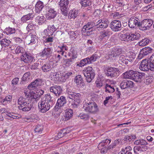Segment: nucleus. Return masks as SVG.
<instances>
[{
  "instance_id": "obj_1",
  "label": "nucleus",
  "mask_w": 154,
  "mask_h": 154,
  "mask_svg": "<svg viewBox=\"0 0 154 154\" xmlns=\"http://www.w3.org/2000/svg\"><path fill=\"white\" fill-rule=\"evenodd\" d=\"M55 103V100L50 94L48 93L45 95L44 97L38 102V107L40 111L45 113L49 110Z\"/></svg>"
},
{
  "instance_id": "obj_2",
  "label": "nucleus",
  "mask_w": 154,
  "mask_h": 154,
  "mask_svg": "<svg viewBox=\"0 0 154 154\" xmlns=\"http://www.w3.org/2000/svg\"><path fill=\"white\" fill-rule=\"evenodd\" d=\"M140 69L143 71L150 70L154 71V55L152 54L148 60H143L140 65Z\"/></svg>"
},
{
  "instance_id": "obj_3",
  "label": "nucleus",
  "mask_w": 154,
  "mask_h": 154,
  "mask_svg": "<svg viewBox=\"0 0 154 154\" xmlns=\"http://www.w3.org/2000/svg\"><path fill=\"white\" fill-rule=\"evenodd\" d=\"M67 97L73 100L71 104L72 107L73 108L78 107L80 102L81 95L79 93L72 92L69 90H67Z\"/></svg>"
},
{
  "instance_id": "obj_4",
  "label": "nucleus",
  "mask_w": 154,
  "mask_h": 154,
  "mask_svg": "<svg viewBox=\"0 0 154 154\" xmlns=\"http://www.w3.org/2000/svg\"><path fill=\"white\" fill-rule=\"evenodd\" d=\"M83 108L85 112L93 114H96L99 111L97 105L93 100L84 104Z\"/></svg>"
},
{
  "instance_id": "obj_5",
  "label": "nucleus",
  "mask_w": 154,
  "mask_h": 154,
  "mask_svg": "<svg viewBox=\"0 0 154 154\" xmlns=\"http://www.w3.org/2000/svg\"><path fill=\"white\" fill-rule=\"evenodd\" d=\"M140 37V35L139 33H133L132 32H128L123 34H121L119 37L120 39L122 41L129 42L138 39Z\"/></svg>"
},
{
  "instance_id": "obj_6",
  "label": "nucleus",
  "mask_w": 154,
  "mask_h": 154,
  "mask_svg": "<svg viewBox=\"0 0 154 154\" xmlns=\"http://www.w3.org/2000/svg\"><path fill=\"white\" fill-rule=\"evenodd\" d=\"M82 72L87 81L89 83L91 82L94 79L95 75L94 71L92 68L89 66L83 70Z\"/></svg>"
},
{
  "instance_id": "obj_7",
  "label": "nucleus",
  "mask_w": 154,
  "mask_h": 154,
  "mask_svg": "<svg viewBox=\"0 0 154 154\" xmlns=\"http://www.w3.org/2000/svg\"><path fill=\"white\" fill-rule=\"evenodd\" d=\"M98 55L96 53H94L91 56L88 57L81 60L80 62L77 63V65L82 67L85 65L94 62L98 58Z\"/></svg>"
},
{
  "instance_id": "obj_8",
  "label": "nucleus",
  "mask_w": 154,
  "mask_h": 154,
  "mask_svg": "<svg viewBox=\"0 0 154 154\" xmlns=\"http://www.w3.org/2000/svg\"><path fill=\"white\" fill-rule=\"evenodd\" d=\"M153 21L150 19H146L140 22V29L142 30L149 29L150 27L152 26Z\"/></svg>"
},
{
  "instance_id": "obj_9",
  "label": "nucleus",
  "mask_w": 154,
  "mask_h": 154,
  "mask_svg": "<svg viewBox=\"0 0 154 154\" xmlns=\"http://www.w3.org/2000/svg\"><path fill=\"white\" fill-rule=\"evenodd\" d=\"M69 3L68 0H60L59 2V5L61 13L64 16H66L68 14V5Z\"/></svg>"
},
{
  "instance_id": "obj_10",
  "label": "nucleus",
  "mask_w": 154,
  "mask_h": 154,
  "mask_svg": "<svg viewBox=\"0 0 154 154\" xmlns=\"http://www.w3.org/2000/svg\"><path fill=\"white\" fill-rule=\"evenodd\" d=\"M131 79L136 82H140L145 78V74L143 72L133 71Z\"/></svg>"
},
{
  "instance_id": "obj_11",
  "label": "nucleus",
  "mask_w": 154,
  "mask_h": 154,
  "mask_svg": "<svg viewBox=\"0 0 154 154\" xmlns=\"http://www.w3.org/2000/svg\"><path fill=\"white\" fill-rule=\"evenodd\" d=\"M119 70L114 67L109 68L105 71V74L107 76L113 77L118 75Z\"/></svg>"
},
{
  "instance_id": "obj_12",
  "label": "nucleus",
  "mask_w": 154,
  "mask_h": 154,
  "mask_svg": "<svg viewBox=\"0 0 154 154\" xmlns=\"http://www.w3.org/2000/svg\"><path fill=\"white\" fill-rule=\"evenodd\" d=\"M110 27L112 30L115 32L118 31L121 29V23L119 20H113L111 23Z\"/></svg>"
},
{
  "instance_id": "obj_13",
  "label": "nucleus",
  "mask_w": 154,
  "mask_h": 154,
  "mask_svg": "<svg viewBox=\"0 0 154 154\" xmlns=\"http://www.w3.org/2000/svg\"><path fill=\"white\" fill-rule=\"evenodd\" d=\"M109 22L107 19H102L98 20L96 23L95 26L97 28H100L104 29L107 27Z\"/></svg>"
},
{
  "instance_id": "obj_14",
  "label": "nucleus",
  "mask_w": 154,
  "mask_h": 154,
  "mask_svg": "<svg viewBox=\"0 0 154 154\" xmlns=\"http://www.w3.org/2000/svg\"><path fill=\"white\" fill-rule=\"evenodd\" d=\"M134 84L133 82L125 79L121 82L120 84V86L121 89H125L128 88H131L134 87Z\"/></svg>"
},
{
  "instance_id": "obj_15",
  "label": "nucleus",
  "mask_w": 154,
  "mask_h": 154,
  "mask_svg": "<svg viewBox=\"0 0 154 154\" xmlns=\"http://www.w3.org/2000/svg\"><path fill=\"white\" fill-rule=\"evenodd\" d=\"M140 22L138 21V18L134 17H131L129 20L128 25L131 28H134L136 26H138L140 28Z\"/></svg>"
},
{
  "instance_id": "obj_16",
  "label": "nucleus",
  "mask_w": 154,
  "mask_h": 154,
  "mask_svg": "<svg viewBox=\"0 0 154 154\" xmlns=\"http://www.w3.org/2000/svg\"><path fill=\"white\" fill-rule=\"evenodd\" d=\"M152 48L147 47L143 48L141 50L140 54L138 56L139 59H141L144 56H146L152 53Z\"/></svg>"
},
{
  "instance_id": "obj_17",
  "label": "nucleus",
  "mask_w": 154,
  "mask_h": 154,
  "mask_svg": "<svg viewBox=\"0 0 154 154\" xmlns=\"http://www.w3.org/2000/svg\"><path fill=\"white\" fill-rule=\"evenodd\" d=\"M66 97L63 96H61L58 99L57 103L54 107L55 110L57 111L58 109L66 104Z\"/></svg>"
},
{
  "instance_id": "obj_18",
  "label": "nucleus",
  "mask_w": 154,
  "mask_h": 154,
  "mask_svg": "<svg viewBox=\"0 0 154 154\" xmlns=\"http://www.w3.org/2000/svg\"><path fill=\"white\" fill-rule=\"evenodd\" d=\"M50 91L53 93L56 96H59L62 92V90L61 87L59 85H54L50 88Z\"/></svg>"
},
{
  "instance_id": "obj_19",
  "label": "nucleus",
  "mask_w": 154,
  "mask_h": 154,
  "mask_svg": "<svg viewBox=\"0 0 154 154\" xmlns=\"http://www.w3.org/2000/svg\"><path fill=\"white\" fill-rule=\"evenodd\" d=\"M134 144L136 145H140L141 151H145L146 150L147 147L146 145L147 144V143L143 140H138L134 142Z\"/></svg>"
},
{
  "instance_id": "obj_20",
  "label": "nucleus",
  "mask_w": 154,
  "mask_h": 154,
  "mask_svg": "<svg viewBox=\"0 0 154 154\" xmlns=\"http://www.w3.org/2000/svg\"><path fill=\"white\" fill-rule=\"evenodd\" d=\"M42 81L41 79H36L29 84L27 88L29 90L35 89L37 87L42 85Z\"/></svg>"
},
{
  "instance_id": "obj_21",
  "label": "nucleus",
  "mask_w": 154,
  "mask_h": 154,
  "mask_svg": "<svg viewBox=\"0 0 154 154\" xmlns=\"http://www.w3.org/2000/svg\"><path fill=\"white\" fill-rule=\"evenodd\" d=\"M33 59V58L32 56L26 52L23 54L21 57V60L24 61L26 63L32 62Z\"/></svg>"
},
{
  "instance_id": "obj_22",
  "label": "nucleus",
  "mask_w": 154,
  "mask_h": 154,
  "mask_svg": "<svg viewBox=\"0 0 154 154\" xmlns=\"http://www.w3.org/2000/svg\"><path fill=\"white\" fill-rule=\"evenodd\" d=\"M111 141V140L106 139L103 140L100 143L98 146V148L99 150H100V152L102 153V149H104L107 146Z\"/></svg>"
},
{
  "instance_id": "obj_23",
  "label": "nucleus",
  "mask_w": 154,
  "mask_h": 154,
  "mask_svg": "<svg viewBox=\"0 0 154 154\" xmlns=\"http://www.w3.org/2000/svg\"><path fill=\"white\" fill-rule=\"evenodd\" d=\"M29 99L27 98H24L23 97H20L18 100V103L20 105L18 106L19 109H22V108L23 107V106L25 105L28 102L30 101Z\"/></svg>"
},
{
  "instance_id": "obj_24",
  "label": "nucleus",
  "mask_w": 154,
  "mask_h": 154,
  "mask_svg": "<svg viewBox=\"0 0 154 154\" xmlns=\"http://www.w3.org/2000/svg\"><path fill=\"white\" fill-rule=\"evenodd\" d=\"M52 53V51L50 48H45L40 53V55L42 57L46 56L49 57Z\"/></svg>"
},
{
  "instance_id": "obj_25",
  "label": "nucleus",
  "mask_w": 154,
  "mask_h": 154,
  "mask_svg": "<svg viewBox=\"0 0 154 154\" xmlns=\"http://www.w3.org/2000/svg\"><path fill=\"white\" fill-rule=\"evenodd\" d=\"M77 53L74 48H72L67 54V56L74 60L77 57Z\"/></svg>"
},
{
  "instance_id": "obj_26",
  "label": "nucleus",
  "mask_w": 154,
  "mask_h": 154,
  "mask_svg": "<svg viewBox=\"0 0 154 154\" xmlns=\"http://www.w3.org/2000/svg\"><path fill=\"white\" fill-rule=\"evenodd\" d=\"M41 69L44 72H49L52 69V65L50 62L43 64Z\"/></svg>"
},
{
  "instance_id": "obj_27",
  "label": "nucleus",
  "mask_w": 154,
  "mask_h": 154,
  "mask_svg": "<svg viewBox=\"0 0 154 154\" xmlns=\"http://www.w3.org/2000/svg\"><path fill=\"white\" fill-rule=\"evenodd\" d=\"M65 113L64 115L65 120L67 121L69 119L72 117L73 111L71 109H68L65 111Z\"/></svg>"
},
{
  "instance_id": "obj_28",
  "label": "nucleus",
  "mask_w": 154,
  "mask_h": 154,
  "mask_svg": "<svg viewBox=\"0 0 154 154\" xmlns=\"http://www.w3.org/2000/svg\"><path fill=\"white\" fill-rule=\"evenodd\" d=\"M48 13L49 19H52L54 18L57 14V12L54 10V9L52 8H48Z\"/></svg>"
},
{
  "instance_id": "obj_29",
  "label": "nucleus",
  "mask_w": 154,
  "mask_h": 154,
  "mask_svg": "<svg viewBox=\"0 0 154 154\" xmlns=\"http://www.w3.org/2000/svg\"><path fill=\"white\" fill-rule=\"evenodd\" d=\"M43 3L41 1H38L35 6V11L36 13H39L42 11L44 7Z\"/></svg>"
},
{
  "instance_id": "obj_30",
  "label": "nucleus",
  "mask_w": 154,
  "mask_h": 154,
  "mask_svg": "<svg viewBox=\"0 0 154 154\" xmlns=\"http://www.w3.org/2000/svg\"><path fill=\"white\" fill-rule=\"evenodd\" d=\"M88 29V28H82V33L86 34L87 35H89L92 34L93 32L95 30L96 28H93Z\"/></svg>"
},
{
  "instance_id": "obj_31",
  "label": "nucleus",
  "mask_w": 154,
  "mask_h": 154,
  "mask_svg": "<svg viewBox=\"0 0 154 154\" xmlns=\"http://www.w3.org/2000/svg\"><path fill=\"white\" fill-rule=\"evenodd\" d=\"M19 31L17 29L16 30L14 28H12L11 27L6 28L5 29V32H6V34L8 35L11 34H16L17 32Z\"/></svg>"
},
{
  "instance_id": "obj_32",
  "label": "nucleus",
  "mask_w": 154,
  "mask_h": 154,
  "mask_svg": "<svg viewBox=\"0 0 154 154\" xmlns=\"http://www.w3.org/2000/svg\"><path fill=\"white\" fill-rule=\"evenodd\" d=\"M25 105L23 106V107L22 108V109H20V110H22L23 111H28L31 109L33 106V104L30 101Z\"/></svg>"
},
{
  "instance_id": "obj_33",
  "label": "nucleus",
  "mask_w": 154,
  "mask_h": 154,
  "mask_svg": "<svg viewBox=\"0 0 154 154\" xmlns=\"http://www.w3.org/2000/svg\"><path fill=\"white\" fill-rule=\"evenodd\" d=\"M34 16L32 13H29L26 15L23 16L21 18V20L23 22H26L29 20H32Z\"/></svg>"
},
{
  "instance_id": "obj_34",
  "label": "nucleus",
  "mask_w": 154,
  "mask_h": 154,
  "mask_svg": "<svg viewBox=\"0 0 154 154\" xmlns=\"http://www.w3.org/2000/svg\"><path fill=\"white\" fill-rule=\"evenodd\" d=\"M110 32L108 29L102 31L100 33V38L102 40L104 38L108 37L110 35Z\"/></svg>"
},
{
  "instance_id": "obj_35",
  "label": "nucleus",
  "mask_w": 154,
  "mask_h": 154,
  "mask_svg": "<svg viewBox=\"0 0 154 154\" xmlns=\"http://www.w3.org/2000/svg\"><path fill=\"white\" fill-rule=\"evenodd\" d=\"M79 32L76 30L75 31H71L69 32L70 38L72 40H74L79 35Z\"/></svg>"
},
{
  "instance_id": "obj_36",
  "label": "nucleus",
  "mask_w": 154,
  "mask_h": 154,
  "mask_svg": "<svg viewBox=\"0 0 154 154\" xmlns=\"http://www.w3.org/2000/svg\"><path fill=\"white\" fill-rule=\"evenodd\" d=\"M0 44L2 47H5L9 46L11 43V42L9 40L6 38H3L2 39L0 42Z\"/></svg>"
},
{
  "instance_id": "obj_37",
  "label": "nucleus",
  "mask_w": 154,
  "mask_h": 154,
  "mask_svg": "<svg viewBox=\"0 0 154 154\" xmlns=\"http://www.w3.org/2000/svg\"><path fill=\"white\" fill-rule=\"evenodd\" d=\"M150 42V40L148 38H145L139 42L138 44L140 46H144L148 45Z\"/></svg>"
},
{
  "instance_id": "obj_38",
  "label": "nucleus",
  "mask_w": 154,
  "mask_h": 154,
  "mask_svg": "<svg viewBox=\"0 0 154 154\" xmlns=\"http://www.w3.org/2000/svg\"><path fill=\"white\" fill-rule=\"evenodd\" d=\"M126 58L128 59V61L131 62L133 61L135 57V54L132 52H129L127 53Z\"/></svg>"
},
{
  "instance_id": "obj_39",
  "label": "nucleus",
  "mask_w": 154,
  "mask_h": 154,
  "mask_svg": "<svg viewBox=\"0 0 154 154\" xmlns=\"http://www.w3.org/2000/svg\"><path fill=\"white\" fill-rule=\"evenodd\" d=\"M83 79L82 77V76L80 75H77L75 77L74 79V82L78 85L79 84V83L80 85L81 84H82V85H83L82 84L84 83L83 82Z\"/></svg>"
},
{
  "instance_id": "obj_40",
  "label": "nucleus",
  "mask_w": 154,
  "mask_h": 154,
  "mask_svg": "<svg viewBox=\"0 0 154 154\" xmlns=\"http://www.w3.org/2000/svg\"><path fill=\"white\" fill-rule=\"evenodd\" d=\"M133 72V70H130L129 72H126L122 74L123 77L125 79H131V75Z\"/></svg>"
},
{
  "instance_id": "obj_41",
  "label": "nucleus",
  "mask_w": 154,
  "mask_h": 154,
  "mask_svg": "<svg viewBox=\"0 0 154 154\" xmlns=\"http://www.w3.org/2000/svg\"><path fill=\"white\" fill-rule=\"evenodd\" d=\"M105 91H108L109 93H113L115 90L113 86H111L110 85L106 84L105 85Z\"/></svg>"
},
{
  "instance_id": "obj_42",
  "label": "nucleus",
  "mask_w": 154,
  "mask_h": 154,
  "mask_svg": "<svg viewBox=\"0 0 154 154\" xmlns=\"http://www.w3.org/2000/svg\"><path fill=\"white\" fill-rule=\"evenodd\" d=\"M133 139H134V138L133 136L131 135L129 136L127 135L124 137L123 140L124 141H125L126 143L130 144L131 142L133 141Z\"/></svg>"
},
{
  "instance_id": "obj_43",
  "label": "nucleus",
  "mask_w": 154,
  "mask_h": 154,
  "mask_svg": "<svg viewBox=\"0 0 154 154\" xmlns=\"http://www.w3.org/2000/svg\"><path fill=\"white\" fill-rule=\"evenodd\" d=\"M112 51L114 52L116 57L119 56L122 54V49L119 48H113Z\"/></svg>"
},
{
  "instance_id": "obj_44",
  "label": "nucleus",
  "mask_w": 154,
  "mask_h": 154,
  "mask_svg": "<svg viewBox=\"0 0 154 154\" xmlns=\"http://www.w3.org/2000/svg\"><path fill=\"white\" fill-rule=\"evenodd\" d=\"M79 117H80L81 119L85 121L89 119L90 118L89 115L88 114L85 113H80L79 116Z\"/></svg>"
},
{
  "instance_id": "obj_45",
  "label": "nucleus",
  "mask_w": 154,
  "mask_h": 154,
  "mask_svg": "<svg viewBox=\"0 0 154 154\" xmlns=\"http://www.w3.org/2000/svg\"><path fill=\"white\" fill-rule=\"evenodd\" d=\"M36 20L39 24H42L45 21V17L43 16H38L36 17Z\"/></svg>"
},
{
  "instance_id": "obj_46",
  "label": "nucleus",
  "mask_w": 154,
  "mask_h": 154,
  "mask_svg": "<svg viewBox=\"0 0 154 154\" xmlns=\"http://www.w3.org/2000/svg\"><path fill=\"white\" fill-rule=\"evenodd\" d=\"M43 129V126L42 125H36L35 128V132L41 133Z\"/></svg>"
},
{
  "instance_id": "obj_47",
  "label": "nucleus",
  "mask_w": 154,
  "mask_h": 154,
  "mask_svg": "<svg viewBox=\"0 0 154 154\" xmlns=\"http://www.w3.org/2000/svg\"><path fill=\"white\" fill-rule=\"evenodd\" d=\"M30 97L31 100L34 99L35 101H37L39 99L38 97V95L36 92L32 91L30 93Z\"/></svg>"
},
{
  "instance_id": "obj_48",
  "label": "nucleus",
  "mask_w": 154,
  "mask_h": 154,
  "mask_svg": "<svg viewBox=\"0 0 154 154\" xmlns=\"http://www.w3.org/2000/svg\"><path fill=\"white\" fill-rule=\"evenodd\" d=\"M80 3L82 6L84 7L88 6L91 4V2L89 0H81Z\"/></svg>"
},
{
  "instance_id": "obj_49",
  "label": "nucleus",
  "mask_w": 154,
  "mask_h": 154,
  "mask_svg": "<svg viewBox=\"0 0 154 154\" xmlns=\"http://www.w3.org/2000/svg\"><path fill=\"white\" fill-rule=\"evenodd\" d=\"M25 51L23 47L18 46L15 49V52L16 54L23 53Z\"/></svg>"
},
{
  "instance_id": "obj_50",
  "label": "nucleus",
  "mask_w": 154,
  "mask_h": 154,
  "mask_svg": "<svg viewBox=\"0 0 154 154\" xmlns=\"http://www.w3.org/2000/svg\"><path fill=\"white\" fill-rule=\"evenodd\" d=\"M152 80L153 79L152 76L148 75L146 76L145 80L144 81V82L145 83L146 85H149L152 81Z\"/></svg>"
},
{
  "instance_id": "obj_51",
  "label": "nucleus",
  "mask_w": 154,
  "mask_h": 154,
  "mask_svg": "<svg viewBox=\"0 0 154 154\" xmlns=\"http://www.w3.org/2000/svg\"><path fill=\"white\" fill-rule=\"evenodd\" d=\"M30 72H29L25 73L22 79L23 81H25L28 80L29 79V77L30 75Z\"/></svg>"
},
{
  "instance_id": "obj_52",
  "label": "nucleus",
  "mask_w": 154,
  "mask_h": 154,
  "mask_svg": "<svg viewBox=\"0 0 154 154\" xmlns=\"http://www.w3.org/2000/svg\"><path fill=\"white\" fill-rule=\"evenodd\" d=\"M83 28H88V29H89V28H96V26H94V23L92 22H88L87 23L86 25H85Z\"/></svg>"
},
{
  "instance_id": "obj_53",
  "label": "nucleus",
  "mask_w": 154,
  "mask_h": 154,
  "mask_svg": "<svg viewBox=\"0 0 154 154\" xmlns=\"http://www.w3.org/2000/svg\"><path fill=\"white\" fill-rule=\"evenodd\" d=\"M113 147L111 145H108L107 147L105 148L104 149H102V153H106L108 150H111L113 149Z\"/></svg>"
},
{
  "instance_id": "obj_54",
  "label": "nucleus",
  "mask_w": 154,
  "mask_h": 154,
  "mask_svg": "<svg viewBox=\"0 0 154 154\" xmlns=\"http://www.w3.org/2000/svg\"><path fill=\"white\" fill-rule=\"evenodd\" d=\"M74 60L71 58L66 60L65 61V64L66 66H69L72 63Z\"/></svg>"
},
{
  "instance_id": "obj_55",
  "label": "nucleus",
  "mask_w": 154,
  "mask_h": 154,
  "mask_svg": "<svg viewBox=\"0 0 154 154\" xmlns=\"http://www.w3.org/2000/svg\"><path fill=\"white\" fill-rule=\"evenodd\" d=\"M78 15V13L77 11L76 10H75L74 12L72 11V12H71V13H69V16L71 18H75Z\"/></svg>"
},
{
  "instance_id": "obj_56",
  "label": "nucleus",
  "mask_w": 154,
  "mask_h": 154,
  "mask_svg": "<svg viewBox=\"0 0 154 154\" xmlns=\"http://www.w3.org/2000/svg\"><path fill=\"white\" fill-rule=\"evenodd\" d=\"M11 99V97L7 96L4 99L2 100L1 101V102L3 104H6V102L10 101Z\"/></svg>"
},
{
  "instance_id": "obj_57",
  "label": "nucleus",
  "mask_w": 154,
  "mask_h": 154,
  "mask_svg": "<svg viewBox=\"0 0 154 154\" xmlns=\"http://www.w3.org/2000/svg\"><path fill=\"white\" fill-rule=\"evenodd\" d=\"M125 0H116V3L119 4V6L125 5L126 4Z\"/></svg>"
},
{
  "instance_id": "obj_58",
  "label": "nucleus",
  "mask_w": 154,
  "mask_h": 154,
  "mask_svg": "<svg viewBox=\"0 0 154 154\" xmlns=\"http://www.w3.org/2000/svg\"><path fill=\"white\" fill-rule=\"evenodd\" d=\"M44 93V91L41 89H39L36 92V93H37L38 97L39 99L40 98L41 96Z\"/></svg>"
},
{
  "instance_id": "obj_59",
  "label": "nucleus",
  "mask_w": 154,
  "mask_h": 154,
  "mask_svg": "<svg viewBox=\"0 0 154 154\" xmlns=\"http://www.w3.org/2000/svg\"><path fill=\"white\" fill-rule=\"evenodd\" d=\"M87 44L88 46L89 49H92L93 47L94 44L92 41L91 40H88L87 41Z\"/></svg>"
},
{
  "instance_id": "obj_60",
  "label": "nucleus",
  "mask_w": 154,
  "mask_h": 154,
  "mask_svg": "<svg viewBox=\"0 0 154 154\" xmlns=\"http://www.w3.org/2000/svg\"><path fill=\"white\" fill-rule=\"evenodd\" d=\"M58 48H60V51H67L68 50V47L64 44H63L62 45H61L60 46H58Z\"/></svg>"
},
{
  "instance_id": "obj_61",
  "label": "nucleus",
  "mask_w": 154,
  "mask_h": 154,
  "mask_svg": "<svg viewBox=\"0 0 154 154\" xmlns=\"http://www.w3.org/2000/svg\"><path fill=\"white\" fill-rule=\"evenodd\" d=\"M36 37L35 35H31L30 38V43L34 44L36 42Z\"/></svg>"
},
{
  "instance_id": "obj_62",
  "label": "nucleus",
  "mask_w": 154,
  "mask_h": 154,
  "mask_svg": "<svg viewBox=\"0 0 154 154\" xmlns=\"http://www.w3.org/2000/svg\"><path fill=\"white\" fill-rule=\"evenodd\" d=\"M95 83L97 85V86L98 87H100L103 86L102 82L100 79H99L97 80Z\"/></svg>"
},
{
  "instance_id": "obj_63",
  "label": "nucleus",
  "mask_w": 154,
  "mask_h": 154,
  "mask_svg": "<svg viewBox=\"0 0 154 154\" xmlns=\"http://www.w3.org/2000/svg\"><path fill=\"white\" fill-rule=\"evenodd\" d=\"M108 57L109 58L111 59L112 60H115L116 57L114 52L112 51L111 52V53L109 54Z\"/></svg>"
},
{
  "instance_id": "obj_64",
  "label": "nucleus",
  "mask_w": 154,
  "mask_h": 154,
  "mask_svg": "<svg viewBox=\"0 0 154 154\" xmlns=\"http://www.w3.org/2000/svg\"><path fill=\"white\" fill-rule=\"evenodd\" d=\"M34 27V26L32 23H29L27 26L26 29L28 31L32 30Z\"/></svg>"
}]
</instances>
